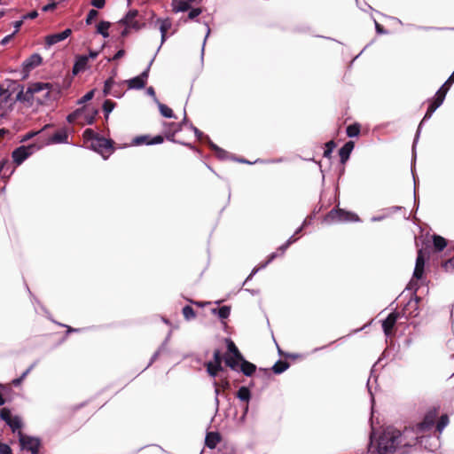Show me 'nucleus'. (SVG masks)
Wrapping results in <instances>:
<instances>
[{"label":"nucleus","mask_w":454,"mask_h":454,"mask_svg":"<svg viewBox=\"0 0 454 454\" xmlns=\"http://www.w3.org/2000/svg\"><path fill=\"white\" fill-rule=\"evenodd\" d=\"M72 34V30L70 28L65 29L61 33L49 35L45 37V43L47 46H52L61 41L67 39Z\"/></svg>","instance_id":"9"},{"label":"nucleus","mask_w":454,"mask_h":454,"mask_svg":"<svg viewBox=\"0 0 454 454\" xmlns=\"http://www.w3.org/2000/svg\"><path fill=\"white\" fill-rule=\"evenodd\" d=\"M403 438H406L403 433L401 434L395 428H387L379 440V454H392L403 442Z\"/></svg>","instance_id":"2"},{"label":"nucleus","mask_w":454,"mask_h":454,"mask_svg":"<svg viewBox=\"0 0 454 454\" xmlns=\"http://www.w3.org/2000/svg\"><path fill=\"white\" fill-rule=\"evenodd\" d=\"M399 317L397 313H390L387 317L383 321L382 327L386 335H390L392 330Z\"/></svg>","instance_id":"12"},{"label":"nucleus","mask_w":454,"mask_h":454,"mask_svg":"<svg viewBox=\"0 0 454 454\" xmlns=\"http://www.w3.org/2000/svg\"><path fill=\"white\" fill-rule=\"evenodd\" d=\"M82 117V110H77L74 113L70 114L67 116V121L69 122H74L75 120L80 119Z\"/></svg>","instance_id":"40"},{"label":"nucleus","mask_w":454,"mask_h":454,"mask_svg":"<svg viewBox=\"0 0 454 454\" xmlns=\"http://www.w3.org/2000/svg\"><path fill=\"white\" fill-rule=\"evenodd\" d=\"M19 441L21 448L31 452L39 450L40 441L38 438L28 436L24 434L21 431H19Z\"/></svg>","instance_id":"8"},{"label":"nucleus","mask_w":454,"mask_h":454,"mask_svg":"<svg viewBox=\"0 0 454 454\" xmlns=\"http://www.w3.org/2000/svg\"><path fill=\"white\" fill-rule=\"evenodd\" d=\"M434 426V418L430 416H427L425 419L416 425L415 427L406 428L403 431V435L405 437H410L411 434H415L414 439L410 442H404L405 446L415 444L419 438L423 436V434L429 431Z\"/></svg>","instance_id":"3"},{"label":"nucleus","mask_w":454,"mask_h":454,"mask_svg":"<svg viewBox=\"0 0 454 454\" xmlns=\"http://www.w3.org/2000/svg\"><path fill=\"white\" fill-rule=\"evenodd\" d=\"M417 304H418V301H410L407 304V307H414L416 308L417 307Z\"/></svg>","instance_id":"59"},{"label":"nucleus","mask_w":454,"mask_h":454,"mask_svg":"<svg viewBox=\"0 0 454 454\" xmlns=\"http://www.w3.org/2000/svg\"><path fill=\"white\" fill-rule=\"evenodd\" d=\"M98 14V12L96 10H94V9L90 10L87 15L86 23L88 25L91 24L93 20L97 18Z\"/></svg>","instance_id":"42"},{"label":"nucleus","mask_w":454,"mask_h":454,"mask_svg":"<svg viewBox=\"0 0 454 454\" xmlns=\"http://www.w3.org/2000/svg\"><path fill=\"white\" fill-rule=\"evenodd\" d=\"M437 108L431 103L427 108V111L422 120V121L420 122L419 124V127L422 125V123L427 120V119H429L433 113L436 110Z\"/></svg>","instance_id":"39"},{"label":"nucleus","mask_w":454,"mask_h":454,"mask_svg":"<svg viewBox=\"0 0 454 454\" xmlns=\"http://www.w3.org/2000/svg\"><path fill=\"white\" fill-rule=\"evenodd\" d=\"M0 454H12L11 448L4 443L0 445Z\"/></svg>","instance_id":"46"},{"label":"nucleus","mask_w":454,"mask_h":454,"mask_svg":"<svg viewBox=\"0 0 454 454\" xmlns=\"http://www.w3.org/2000/svg\"><path fill=\"white\" fill-rule=\"evenodd\" d=\"M93 91H89L87 92L80 100V103H83V102H86V101H89L92 98H93Z\"/></svg>","instance_id":"49"},{"label":"nucleus","mask_w":454,"mask_h":454,"mask_svg":"<svg viewBox=\"0 0 454 454\" xmlns=\"http://www.w3.org/2000/svg\"><path fill=\"white\" fill-rule=\"evenodd\" d=\"M38 147L35 145L28 146H20L13 151L12 159L18 165L21 164L27 158H28Z\"/></svg>","instance_id":"7"},{"label":"nucleus","mask_w":454,"mask_h":454,"mask_svg":"<svg viewBox=\"0 0 454 454\" xmlns=\"http://www.w3.org/2000/svg\"><path fill=\"white\" fill-rule=\"evenodd\" d=\"M168 130L166 132V137L169 140H173L174 135L181 130V124L178 123H168Z\"/></svg>","instance_id":"28"},{"label":"nucleus","mask_w":454,"mask_h":454,"mask_svg":"<svg viewBox=\"0 0 454 454\" xmlns=\"http://www.w3.org/2000/svg\"><path fill=\"white\" fill-rule=\"evenodd\" d=\"M287 368L286 364L278 363L273 366V371L276 373H281Z\"/></svg>","instance_id":"43"},{"label":"nucleus","mask_w":454,"mask_h":454,"mask_svg":"<svg viewBox=\"0 0 454 454\" xmlns=\"http://www.w3.org/2000/svg\"><path fill=\"white\" fill-rule=\"evenodd\" d=\"M157 23L160 24V31L161 34V43H164L167 38V33L172 26V22L169 19L158 20Z\"/></svg>","instance_id":"16"},{"label":"nucleus","mask_w":454,"mask_h":454,"mask_svg":"<svg viewBox=\"0 0 454 454\" xmlns=\"http://www.w3.org/2000/svg\"><path fill=\"white\" fill-rule=\"evenodd\" d=\"M206 367L208 374L212 377L217 376L223 370L222 366V353L219 349L214 351L213 361L207 362Z\"/></svg>","instance_id":"6"},{"label":"nucleus","mask_w":454,"mask_h":454,"mask_svg":"<svg viewBox=\"0 0 454 454\" xmlns=\"http://www.w3.org/2000/svg\"><path fill=\"white\" fill-rule=\"evenodd\" d=\"M147 78L148 69L144 71L140 75L128 80L126 82L128 83L129 89H142L146 84Z\"/></svg>","instance_id":"10"},{"label":"nucleus","mask_w":454,"mask_h":454,"mask_svg":"<svg viewBox=\"0 0 454 454\" xmlns=\"http://www.w3.org/2000/svg\"><path fill=\"white\" fill-rule=\"evenodd\" d=\"M230 313H231V309L229 307L227 306H223V307H221L218 310H217V315L220 318H227L229 316H230Z\"/></svg>","instance_id":"37"},{"label":"nucleus","mask_w":454,"mask_h":454,"mask_svg":"<svg viewBox=\"0 0 454 454\" xmlns=\"http://www.w3.org/2000/svg\"><path fill=\"white\" fill-rule=\"evenodd\" d=\"M353 148H354L353 142H348V143H346L344 145L343 147L340 148V156L342 160H347L348 158L349 153H351Z\"/></svg>","instance_id":"24"},{"label":"nucleus","mask_w":454,"mask_h":454,"mask_svg":"<svg viewBox=\"0 0 454 454\" xmlns=\"http://www.w3.org/2000/svg\"><path fill=\"white\" fill-rule=\"evenodd\" d=\"M449 264H452V261L451 260H449L448 262H446L444 266L447 268Z\"/></svg>","instance_id":"64"},{"label":"nucleus","mask_w":454,"mask_h":454,"mask_svg":"<svg viewBox=\"0 0 454 454\" xmlns=\"http://www.w3.org/2000/svg\"><path fill=\"white\" fill-rule=\"evenodd\" d=\"M424 267H425V254L421 249L418 252V256L416 259V265L414 269L413 276L414 278L419 279L422 278L424 273Z\"/></svg>","instance_id":"11"},{"label":"nucleus","mask_w":454,"mask_h":454,"mask_svg":"<svg viewBox=\"0 0 454 454\" xmlns=\"http://www.w3.org/2000/svg\"><path fill=\"white\" fill-rule=\"evenodd\" d=\"M330 216L333 219H336V220H339V221H353V220H356L354 215H352L350 213L344 212L342 210H338V211H334V212L332 211L330 213Z\"/></svg>","instance_id":"17"},{"label":"nucleus","mask_w":454,"mask_h":454,"mask_svg":"<svg viewBox=\"0 0 454 454\" xmlns=\"http://www.w3.org/2000/svg\"><path fill=\"white\" fill-rule=\"evenodd\" d=\"M13 36H14V34H11V35H6L5 37H4L2 39L1 44L2 45L7 44L12 39Z\"/></svg>","instance_id":"52"},{"label":"nucleus","mask_w":454,"mask_h":454,"mask_svg":"<svg viewBox=\"0 0 454 454\" xmlns=\"http://www.w3.org/2000/svg\"><path fill=\"white\" fill-rule=\"evenodd\" d=\"M21 91L14 98L9 89L0 86V118H4L12 110L16 99L20 98Z\"/></svg>","instance_id":"4"},{"label":"nucleus","mask_w":454,"mask_h":454,"mask_svg":"<svg viewBox=\"0 0 454 454\" xmlns=\"http://www.w3.org/2000/svg\"><path fill=\"white\" fill-rule=\"evenodd\" d=\"M159 109H160V114L164 116V117H167V118H171L173 117V111L171 108H169L168 106L164 105V104H160L159 105Z\"/></svg>","instance_id":"33"},{"label":"nucleus","mask_w":454,"mask_h":454,"mask_svg":"<svg viewBox=\"0 0 454 454\" xmlns=\"http://www.w3.org/2000/svg\"><path fill=\"white\" fill-rule=\"evenodd\" d=\"M41 61L42 58L38 54H34L24 62V65L30 69L39 66Z\"/></svg>","instance_id":"21"},{"label":"nucleus","mask_w":454,"mask_h":454,"mask_svg":"<svg viewBox=\"0 0 454 454\" xmlns=\"http://www.w3.org/2000/svg\"><path fill=\"white\" fill-rule=\"evenodd\" d=\"M99 54V51H90V54H89V59H95Z\"/></svg>","instance_id":"58"},{"label":"nucleus","mask_w":454,"mask_h":454,"mask_svg":"<svg viewBox=\"0 0 454 454\" xmlns=\"http://www.w3.org/2000/svg\"><path fill=\"white\" fill-rule=\"evenodd\" d=\"M148 93L151 94V95H153L154 94V91H153V88H149L147 90Z\"/></svg>","instance_id":"63"},{"label":"nucleus","mask_w":454,"mask_h":454,"mask_svg":"<svg viewBox=\"0 0 454 454\" xmlns=\"http://www.w3.org/2000/svg\"><path fill=\"white\" fill-rule=\"evenodd\" d=\"M449 423V418L447 415H442L437 423L436 429L439 433H442L444 427Z\"/></svg>","instance_id":"34"},{"label":"nucleus","mask_w":454,"mask_h":454,"mask_svg":"<svg viewBox=\"0 0 454 454\" xmlns=\"http://www.w3.org/2000/svg\"><path fill=\"white\" fill-rule=\"evenodd\" d=\"M196 0H180L173 4V11L175 12H184L192 8V4Z\"/></svg>","instance_id":"15"},{"label":"nucleus","mask_w":454,"mask_h":454,"mask_svg":"<svg viewBox=\"0 0 454 454\" xmlns=\"http://www.w3.org/2000/svg\"><path fill=\"white\" fill-rule=\"evenodd\" d=\"M150 137L148 136H139L133 139L132 145H140L143 144L152 145L150 141Z\"/></svg>","instance_id":"32"},{"label":"nucleus","mask_w":454,"mask_h":454,"mask_svg":"<svg viewBox=\"0 0 454 454\" xmlns=\"http://www.w3.org/2000/svg\"><path fill=\"white\" fill-rule=\"evenodd\" d=\"M219 441V435L215 433H208L206 436V445L211 449L215 448Z\"/></svg>","instance_id":"22"},{"label":"nucleus","mask_w":454,"mask_h":454,"mask_svg":"<svg viewBox=\"0 0 454 454\" xmlns=\"http://www.w3.org/2000/svg\"><path fill=\"white\" fill-rule=\"evenodd\" d=\"M115 106V103L111 100H106L103 105L104 112L106 113V117L113 111Z\"/></svg>","instance_id":"36"},{"label":"nucleus","mask_w":454,"mask_h":454,"mask_svg":"<svg viewBox=\"0 0 454 454\" xmlns=\"http://www.w3.org/2000/svg\"><path fill=\"white\" fill-rule=\"evenodd\" d=\"M226 344H227V349H228V352L226 354L234 355L236 357L240 356L239 350L238 349L235 343L231 340L226 339Z\"/></svg>","instance_id":"29"},{"label":"nucleus","mask_w":454,"mask_h":454,"mask_svg":"<svg viewBox=\"0 0 454 454\" xmlns=\"http://www.w3.org/2000/svg\"><path fill=\"white\" fill-rule=\"evenodd\" d=\"M442 96L441 98L435 97L434 100L432 102V104L438 108L442 104Z\"/></svg>","instance_id":"55"},{"label":"nucleus","mask_w":454,"mask_h":454,"mask_svg":"<svg viewBox=\"0 0 454 454\" xmlns=\"http://www.w3.org/2000/svg\"><path fill=\"white\" fill-rule=\"evenodd\" d=\"M59 90L50 83L35 82L27 88V94L39 104H48L57 98Z\"/></svg>","instance_id":"1"},{"label":"nucleus","mask_w":454,"mask_h":454,"mask_svg":"<svg viewBox=\"0 0 454 454\" xmlns=\"http://www.w3.org/2000/svg\"><path fill=\"white\" fill-rule=\"evenodd\" d=\"M150 141H151L152 145L161 144L163 142V137L161 136H156L153 138H152Z\"/></svg>","instance_id":"51"},{"label":"nucleus","mask_w":454,"mask_h":454,"mask_svg":"<svg viewBox=\"0 0 454 454\" xmlns=\"http://www.w3.org/2000/svg\"><path fill=\"white\" fill-rule=\"evenodd\" d=\"M22 24H23V20L15 21L13 23V27H14L15 30H14V32L12 34L15 35L20 30V28L22 26Z\"/></svg>","instance_id":"53"},{"label":"nucleus","mask_w":454,"mask_h":454,"mask_svg":"<svg viewBox=\"0 0 454 454\" xmlns=\"http://www.w3.org/2000/svg\"><path fill=\"white\" fill-rule=\"evenodd\" d=\"M243 356L240 354V356L236 357L234 355L231 354H225L224 356V362L227 366H229L231 369L234 371H239V367L243 361Z\"/></svg>","instance_id":"13"},{"label":"nucleus","mask_w":454,"mask_h":454,"mask_svg":"<svg viewBox=\"0 0 454 454\" xmlns=\"http://www.w3.org/2000/svg\"><path fill=\"white\" fill-rule=\"evenodd\" d=\"M442 96L441 98L435 97L434 100L432 102V104L438 108L442 104Z\"/></svg>","instance_id":"54"},{"label":"nucleus","mask_w":454,"mask_h":454,"mask_svg":"<svg viewBox=\"0 0 454 454\" xmlns=\"http://www.w3.org/2000/svg\"><path fill=\"white\" fill-rule=\"evenodd\" d=\"M68 134L66 129L58 130L51 138L53 144L67 143Z\"/></svg>","instance_id":"18"},{"label":"nucleus","mask_w":454,"mask_h":454,"mask_svg":"<svg viewBox=\"0 0 454 454\" xmlns=\"http://www.w3.org/2000/svg\"><path fill=\"white\" fill-rule=\"evenodd\" d=\"M7 425L12 428L13 433H17L19 434V431H20L22 427V422L19 417L14 416L10 421H8Z\"/></svg>","instance_id":"23"},{"label":"nucleus","mask_w":454,"mask_h":454,"mask_svg":"<svg viewBox=\"0 0 454 454\" xmlns=\"http://www.w3.org/2000/svg\"><path fill=\"white\" fill-rule=\"evenodd\" d=\"M210 34V28L207 27V35H206V37H205V40H204V43L206 42L207 38L208 37Z\"/></svg>","instance_id":"62"},{"label":"nucleus","mask_w":454,"mask_h":454,"mask_svg":"<svg viewBox=\"0 0 454 454\" xmlns=\"http://www.w3.org/2000/svg\"><path fill=\"white\" fill-rule=\"evenodd\" d=\"M237 396L241 400V401H245V402H248L249 398H250V391L247 387H241L238 393H237Z\"/></svg>","instance_id":"30"},{"label":"nucleus","mask_w":454,"mask_h":454,"mask_svg":"<svg viewBox=\"0 0 454 454\" xmlns=\"http://www.w3.org/2000/svg\"><path fill=\"white\" fill-rule=\"evenodd\" d=\"M89 146L106 159L113 153L112 142L104 137H95Z\"/></svg>","instance_id":"5"},{"label":"nucleus","mask_w":454,"mask_h":454,"mask_svg":"<svg viewBox=\"0 0 454 454\" xmlns=\"http://www.w3.org/2000/svg\"><path fill=\"white\" fill-rule=\"evenodd\" d=\"M114 83V81L112 79H108L107 81H106L105 82V89H104V91L105 93H108L109 90L111 89V86L112 84Z\"/></svg>","instance_id":"50"},{"label":"nucleus","mask_w":454,"mask_h":454,"mask_svg":"<svg viewBox=\"0 0 454 454\" xmlns=\"http://www.w3.org/2000/svg\"><path fill=\"white\" fill-rule=\"evenodd\" d=\"M9 131L7 129H0V138H2L5 134H8Z\"/></svg>","instance_id":"60"},{"label":"nucleus","mask_w":454,"mask_h":454,"mask_svg":"<svg viewBox=\"0 0 454 454\" xmlns=\"http://www.w3.org/2000/svg\"><path fill=\"white\" fill-rule=\"evenodd\" d=\"M255 365L252 363L246 361L243 359L241 362L239 370H240L245 375L251 376L255 372Z\"/></svg>","instance_id":"19"},{"label":"nucleus","mask_w":454,"mask_h":454,"mask_svg":"<svg viewBox=\"0 0 454 454\" xmlns=\"http://www.w3.org/2000/svg\"><path fill=\"white\" fill-rule=\"evenodd\" d=\"M360 133V126L358 124H352L347 128V135L349 137H357Z\"/></svg>","instance_id":"31"},{"label":"nucleus","mask_w":454,"mask_h":454,"mask_svg":"<svg viewBox=\"0 0 454 454\" xmlns=\"http://www.w3.org/2000/svg\"><path fill=\"white\" fill-rule=\"evenodd\" d=\"M89 57L86 55H80L76 57L75 63L73 67V73L74 74L84 71L88 67Z\"/></svg>","instance_id":"14"},{"label":"nucleus","mask_w":454,"mask_h":454,"mask_svg":"<svg viewBox=\"0 0 454 454\" xmlns=\"http://www.w3.org/2000/svg\"><path fill=\"white\" fill-rule=\"evenodd\" d=\"M56 6H57V4L52 2L49 4L44 5L42 8V10H43V12H50V11H53L56 8Z\"/></svg>","instance_id":"48"},{"label":"nucleus","mask_w":454,"mask_h":454,"mask_svg":"<svg viewBox=\"0 0 454 454\" xmlns=\"http://www.w3.org/2000/svg\"><path fill=\"white\" fill-rule=\"evenodd\" d=\"M0 416L6 422V424L14 417L7 410H3L0 413Z\"/></svg>","instance_id":"44"},{"label":"nucleus","mask_w":454,"mask_h":454,"mask_svg":"<svg viewBox=\"0 0 454 454\" xmlns=\"http://www.w3.org/2000/svg\"><path fill=\"white\" fill-rule=\"evenodd\" d=\"M38 16L36 11H33L23 17V19H35Z\"/></svg>","instance_id":"56"},{"label":"nucleus","mask_w":454,"mask_h":454,"mask_svg":"<svg viewBox=\"0 0 454 454\" xmlns=\"http://www.w3.org/2000/svg\"><path fill=\"white\" fill-rule=\"evenodd\" d=\"M449 87L446 86L445 84H443L440 90L437 91L435 97L437 98H441L442 96V100H444V98H445V95L447 93V91L449 90Z\"/></svg>","instance_id":"45"},{"label":"nucleus","mask_w":454,"mask_h":454,"mask_svg":"<svg viewBox=\"0 0 454 454\" xmlns=\"http://www.w3.org/2000/svg\"><path fill=\"white\" fill-rule=\"evenodd\" d=\"M183 315L184 317L189 320V319H192L193 317H195V312H194V309L190 307V306H185L184 309H183Z\"/></svg>","instance_id":"35"},{"label":"nucleus","mask_w":454,"mask_h":454,"mask_svg":"<svg viewBox=\"0 0 454 454\" xmlns=\"http://www.w3.org/2000/svg\"><path fill=\"white\" fill-rule=\"evenodd\" d=\"M83 137L87 143H91L92 138L95 137H98L92 129H87L84 130Z\"/></svg>","instance_id":"38"},{"label":"nucleus","mask_w":454,"mask_h":454,"mask_svg":"<svg viewBox=\"0 0 454 454\" xmlns=\"http://www.w3.org/2000/svg\"><path fill=\"white\" fill-rule=\"evenodd\" d=\"M125 54V51L123 50H120L118 51L115 55L113 57V59L115 60V59H118L121 57H123Z\"/></svg>","instance_id":"57"},{"label":"nucleus","mask_w":454,"mask_h":454,"mask_svg":"<svg viewBox=\"0 0 454 454\" xmlns=\"http://www.w3.org/2000/svg\"><path fill=\"white\" fill-rule=\"evenodd\" d=\"M433 243H434V248L437 251L443 250L445 248V247L447 246V242H446L445 239H443L442 237L438 236V235H434L433 237Z\"/></svg>","instance_id":"27"},{"label":"nucleus","mask_w":454,"mask_h":454,"mask_svg":"<svg viewBox=\"0 0 454 454\" xmlns=\"http://www.w3.org/2000/svg\"><path fill=\"white\" fill-rule=\"evenodd\" d=\"M202 12L200 8H191L188 13V20H194Z\"/></svg>","instance_id":"41"},{"label":"nucleus","mask_w":454,"mask_h":454,"mask_svg":"<svg viewBox=\"0 0 454 454\" xmlns=\"http://www.w3.org/2000/svg\"><path fill=\"white\" fill-rule=\"evenodd\" d=\"M98 111L91 109V110H86L82 111V117L81 119L84 120L83 123L91 124L95 119V116L97 115Z\"/></svg>","instance_id":"25"},{"label":"nucleus","mask_w":454,"mask_h":454,"mask_svg":"<svg viewBox=\"0 0 454 454\" xmlns=\"http://www.w3.org/2000/svg\"><path fill=\"white\" fill-rule=\"evenodd\" d=\"M106 1L105 0H92L91 4L98 9H101L105 6Z\"/></svg>","instance_id":"47"},{"label":"nucleus","mask_w":454,"mask_h":454,"mask_svg":"<svg viewBox=\"0 0 454 454\" xmlns=\"http://www.w3.org/2000/svg\"><path fill=\"white\" fill-rule=\"evenodd\" d=\"M110 26L111 24L108 21H100L97 26V32L106 38L109 36L108 29Z\"/></svg>","instance_id":"26"},{"label":"nucleus","mask_w":454,"mask_h":454,"mask_svg":"<svg viewBox=\"0 0 454 454\" xmlns=\"http://www.w3.org/2000/svg\"><path fill=\"white\" fill-rule=\"evenodd\" d=\"M34 135H35L34 133H28V134H27V135L24 137L23 140L29 139V138H31Z\"/></svg>","instance_id":"61"},{"label":"nucleus","mask_w":454,"mask_h":454,"mask_svg":"<svg viewBox=\"0 0 454 454\" xmlns=\"http://www.w3.org/2000/svg\"><path fill=\"white\" fill-rule=\"evenodd\" d=\"M137 16V11L132 10L129 11L126 16L121 20V22L124 23L128 27H136L137 22L135 21L136 17Z\"/></svg>","instance_id":"20"}]
</instances>
